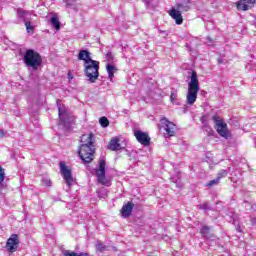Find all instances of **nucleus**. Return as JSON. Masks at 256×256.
Masks as SVG:
<instances>
[{"label": "nucleus", "mask_w": 256, "mask_h": 256, "mask_svg": "<svg viewBox=\"0 0 256 256\" xmlns=\"http://www.w3.org/2000/svg\"><path fill=\"white\" fill-rule=\"evenodd\" d=\"M58 115L60 117V121L65 125V118L67 117V112L65 111V109L59 107Z\"/></svg>", "instance_id": "obj_20"}, {"label": "nucleus", "mask_w": 256, "mask_h": 256, "mask_svg": "<svg viewBox=\"0 0 256 256\" xmlns=\"http://www.w3.org/2000/svg\"><path fill=\"white\" fill-rule=\"evenodd\" d=\"M134 207L135 204H133V202H128L127 204L123 205L121 209L122 217H124V219H127V217H131V213L133 212Z\"/></svg>", "instance_id": "obj_15"}, {"label": "nucleus", "mask_w": 256, "mask_h": 256, "mask_svg": "<svg viewBox=\"0 0 256 256\" xmlns=\"http://www.w3.org/2000/svg\"><path fill=\"white\" fill-rule=\"evenodd\" d=\"M207 39H208V41L211 43V38L208 37Z\"/></svg>", "instance_id": "obj_36"}, {"label": "nucleus", "mask_w": 256, "mask_h": 256, "mask_svg": "<svg viewBox=\"0 0 256 256\" xmlns=\"http://www.w3.org/2000/svg\"><path fill=\"white\" fill-rule=\"evenodd\" d=\"M85 75L90 83H95L99 79V61L89 60L84 63Z\"/></svg>", "instance_id": "obj_3"}, {"label": "nucleus", "mask_w": 256, "mask_h": 256, "mask_svg": "<svg viewBox=\"0 0 256 256\" xmlns=\"http://www.w3.org/2000/svg\"><path fill=\"white\" fill-rule=\"evenodd\" d=\"M204 131H206V133H208L209 136L213 135V128H211L208 125H204Z\"/></svg>", "instance_id": "obj_28"}, {"label": "nucleus", "mask_w": 256, "mask_h": 256, "mask_svg": "<svg viewBox=\"0 0 256 256\" xmlns=\"http://www.w3.org/2000/svg\"><path fill=\"white\" fill-rule=\"evenodd\" d=\"M96 249H97V251H99L100 253H103V251H107V246H105L104 243L99 242L98 244H96Z\"/></svg>", "instance_id": "obj_23"}, {"label": "nucleus", "mask_w": 256, "mask_h": 256, "mask_svg": "<svg viewBox=\"0 0 256 256\" xmlns=\"http://www.w3.org/2000/svg\"><path fill=\"white\" fill-rule=\"evenodd\" d=\"M99 123L101 127H109V119H107V117H101Z\"/></svg>", "instance_id": "obj_22"}, {"label": "nucleus", "mask_w": 256, "mask_h": 256, "mask_svg": "<svg viewBox=\"0 0 256 256\" xmlns=\"http://www.w3.org/2000/svg\"><path fill=\"white\" fill-rule=\"evenodd\" d=\"M200 209H204V211H207V209H209V205L208 204H202L200 206Z\"/></svg>", "instance_id": "obj_31"}, {"label": "nucleus", "mask_w": 256, "mask_h": 256, "mask_svg": "<svg viewBox=\"0 0 256 256\" xmlns=\"http://www.w3.org/2000/svg\"><path fill=\"white\" fill-rule=\"evenodd\" d=\"M134 137H136L138 143H141V145H144V147H147V145L151 143V138L149 137V134L141 130H135Z\"/></svg>", "instance_id": "obj_10"}, {"label": "nucleus", "mask_w": 256, "mask_h": 256, "mask_svg": "<svg viewBox=\"0 0 256 256\" xmlns=\"http://www.w3.org/2000/svg\"><path fill=\"white\" fill-rule=\"evenodd\" d=\"M69 1H72V3H75V0H64V2L66 3L67 7H71V3H69Z\"/></svg>", "instance_id": "obj_32"}, {"label": "nucleus", "mask_w": 256, "mask_h": 256, "mask_svg": "<svg viewBox=\"0 0 256 256\" xmlns=\"http://www.w3.org/2000/svg\"><path fill=\"white\" fill-rule=\"evenodd\" d=\"M181 13L183 12L175 7L168 11V14L174 19L176 25H183V15Z\"/></svg>", "instance_id": "obj_13"}, {"label": "nucleus", "mask_w": 256, "mask_h": 256, "mask_svg": "<svg viewBox=\"0 0 256 256\" xmlns=\"http://www.w3.org/2000/svg\"><path fill=\"white\" fill-rule=\"evenodd\" d=\"M210 228L209 226H203L202 229L200 230V233L202 237H207L209 235Z\"/></svg>", "instance_id": "obj_24"}, {"label": "nucleus", "mask_w": 256, "mask_h": 256, "mask_svg": "<svg viewBox=\"0 0 256 256\" xmlns=\"http://www.w3.org/2000/svg\"><path fill=\"white\" fill-rule=\"evenodd\" d=\"M199 89V78H197V72L193 71L188 83V91L186 95L187 105H193L195 101H197Z\"/></svg>", "instance_id": "obj_2"}, {"label": "nucleus", "mask_w": 256, "mask_h": 256, "mask_svg": "<svg viewBox=\"0 0 256 256\" xmlns=\"http://www.w3.org/2000/svg\"><path fill=\"white\" fill-rule=\"evenodd\" d=\"M113 59H114L113 53L107 52V53H106V61L111 64L112 61H113Z\"/></svg>", "instance_id": "obj_26"}, {"label": "nucleus", "mask_w": 256, "mask_h": 256, "mask_svg": "<svg viewBox=\"0 0 256 256\" xmlns=\"http://www.w3.org/2000/svg\"><path fill=\"white\" fill-rule=\"evenodd\" d=\"M79 61H84V63H87V61H93L91 59L90 53L87 50H81L78 54Z\"/></svg>", "instance_id": "obj_17"}, {"label": "nucleus", "mask_w": 256, "mask_h": 256, "mask_svg": "<svg viewBox=\"0 0 256 256\" xmlns=\"http://www.w3.org/2000/svg\"><path fill=\"white\" fill-rule=\"evenodd\" d=\"M33 15V11H25L23 9H18L17 10V16L19 19H23L24 23H27V21L31 22V19Z\"/></svg>", "instance_id": "obj_16"}, {"label": "nucleus", "mask_w": 256, "mask_h": 256, "mask_svg": "<svg viewBox=\"0 0 256 256\" xmlns=\"http://www.w3.org/2000/svg\"><path fill=\"white\" fill-rule=\"evenodd\" d=\"M174 183H176V187H179V189H181V187H183V184L181 183V181L179 179L174 181Z\"/></svg>", "instance_id": "obj_30"}, {"label": "nucleus", "mask_w": 256, "mask_h": 256, "mask_svg": "<svg viewBox=\"0 0 256 256\" xmlns=\"http://www.w3.org/2000/svg\"><path fill=\"white\" fill-rule=\"evenodd\" d=\"M219 181H220L219 178L211 180L208 182L207 187H213V185H218Z\"/></svg>", "instance_id": "obj_27"}, {"label": "nucleus", "mask_w": 256, "mask_h": 256, "mask_svg": "<svg viewBox=\"0 0 256 256\" xmlns=\"http://www.w3.org/2000/svg\"><path fill=\"white\" fill-rule=\"evenodd\" d=\"M3 181H5V170L1 168V183H3Z\"/></svg>", "instance_id": "obj_29"}, {"label": "nucleus", "mask_w": 256, "mask_h": 256, "mask_svg": "<svg viewBox=\"0 0 256 256\" xmlns=\"http://www.w3.org/2000/svg\"><path fill=\"white\" fill-rule=\"evenodd\" d=\"M60 172L63 175L65 183L68 187H71V185H73V175H71V170L67 168L65 162H60Z\"/></svg>", "instance_id": "obj_9"}, {"label": "nucleus", "mask_w": 256, "mask_h": 256, "mask_svg": "<svg viewBox=\"0 0 256 256\" xmlns=\"http://www.w3.org/2000/svg\"><path fill=\"white\" fill-rule=\"evenodd\" d=\"M256 0H240L236 2V9L238 11H249L255 7Z\"/></svg>", "instance_id": "obj_11"}, {"label": "nucleus", "mask_w": 256, "mask_h": 256, "mask_svg": "<svg viewBox=\"0 0 256 256\" xmlns=\"http://www.w3.org/2000/svg\"><path fill=\"white\" fill-rule=\"evenodd\" d=\"M175 94H171L170 96V100H171V103H173L175 105Z\"/></svg>", "instance_id": "obj_33"}, {"label": "nucleus", "mask_w": 256, "mask_h": 256, "mask_svg": "<svg viewBox=\"0 0 256 256\" xmlns=\"http://www.w3.org/2000/svg\"><path fill=\"white\" fill-rule=\"evenodd\" d=\"M106 165L107 163L105 162V159L99 160V166L98 169H96V177L100 185H104L105 187H111V179L105 175Z\"/></svg>", "instance_id": "obj_6"}, {"label": "nucleus", "mask_w": 256, "mask_h": 256, "mask_svg": "<svg viewBox=\"0 0 256 256\" xmlns=\"http://www.w3.org/2000/svg\"><path fill=\"white\" fill-rule=\"evenodd\" d=\"M80 141L82 144L78 151L79 157L84 163H91V161H93V155L95 154L93 133L82 135Z\"/></svg>", "instance_id": "obj_1"}, {"label": "nucleus", "mask_w": 256, "mask_h": 256, "mask_svg": "<svg viewBox=\"0 0 256 256\" xmlns=\"http://www.w3.org/2000/svg\"><path fill=\"white\" fill-rule=\"evenodd\" d=\"M24 63L27 67L37 70L39 67H41L43 59L38 52H35V50H27L24 55Z\"/></svg>", "instance_id": "obj_4"}, {"label": "nucleus", "mask_w": 256, "mask_h": 256, "mask_svg": "<svg viewBox=\"0 0 256 256\" xmlns=\"http://www.w3.org/2000/svg\"><path fill=\"white\" fill-rule=\"evenodd\" d=\"M106 71L108 73V77H109L110 81H113V78L115 77V71H117V68L115 66H113L112 64L107 63Z\"/></svg>", "instance_id": "obj_18"}, {"label": "nucleus", "mask_w": 256, "mask_h": 256, "mask_svg": "<svg viewBox=\"0 0 256 256\" xmlns=\"http://www.w3.org/2000/svg\"><path fill=\"white\" fill-rule=\"evenodd\" d=\"M25 23V27H26V31L27 33H33L35 27L31 24L30 21H26Z\"/></svg>", "instance_id": "obj_21"}, {"label": "nucleus", "mask_w": 256, "mask_h": 256, "mask_svg": "<svg viewBox=\"0 0 256 256\" xmlns=\"http://www.w3.org/2000/svg\"><path fill=\"white\" fill-rule=\"evenodd\" d=\"M108 147L111 151H121V149H125V146H123L121 140L117 137L111 139Z\"/></svg>", "instance_id": "obj_14"}, {"label": "nucleus", "mask_w": 256, "mask_h": 256, "mask_svg": "<svg viewBox=\"0 0 256 256\" xmlns=\"http://www.w3.org/2000/svg\"><path fill=\"white\" fill-rule=\"evenodd\" d=\"M19 243H21V241L19 240V235L17 234H12L7 242H6V250L8 251V253H15V251H17V249H19Z\"/></svg>", "instance_id": "obj_7"}, {"label": "nucleus", "mask_w": 256, "mask_h": 256, "mask_svg": "<svg viewBox=\"0 0 256 256\" xmlns=\"http://www.w3.org/2000/svg\"><path fill=\"white\" fill-rule=\"evenodd\" d=\"M212 120L215 123V129L220 137H224L225 139H229L231 137V133L229 132V128H227V123L223 121V118L219 115H214Z\"/></svg>", "instance_id": "obj_5"}, {"label": "nucleus", "mask_w": 256, "mask_h": 256, "mask_svg": "<svg viewBox=\"0 0 256 256\" xmlns=\"http://www.w3.org/2000/svg\"><path fill=\"white\" fill-rule=\"evenodd\" d=\"M44 185H46L47 187H51V180H45Z\"/></svg>", "instance_id": "obj_34"}, {"label": "nucleus", "mask_w": 256, "mask_h": 256, "mask_svg": "<svg viewBox=\"0 0 256 256\" xmlns=\"http://www.w3.org/2000/svg\"><path fill=\"white\" fill-rule=\"evenodd\" d=\"M160 129H164L168 137L175 136V125L173 124V122L167 120L166 118H162L160 120Z\"/></svg>", "instance_id": "obj_8"}, {"label": "nucleus", "mask_w": 256, "mask_h": 256, "mask_svg": "<svg viewBox=\"0 0 256 256\" xmlns=\"http://www.w3.org/2000/svg\"><path fill=\"white\" fill-rule=\"evenodd\" d=\"M51 25L54 26L56 31H59V29H61V22L59 21V16H57V15H53L52 16V18H51Z\"/></svg>", "instance_id": "obj_19"}, {"label": "nucleus", "mask_w": 256, "mask_h": 256, "mask_svg": "<svg viewBox=\"0 0 256 256\" xmlns=\"http://www.w3.org/2000/svg\"><path fill=\"white\" fill-rule=\"evenodd\" d=\"M191 0H176V8L178 11L182 13H187V11H191Z\"/></svg>", "instance_id": "obj_12"}, {"label": "nucleus", "mask_w": 256, "mask_h": 256, "mask_svg": "<svg viewBox=\"0 0 256 256\" xmlns=\"http://www.w3.org/2000/svg\"><path fill=\"white\" fill-rule=\"evenodd\" d=\"M144 3H146L147 5H149V3H151V0H143Z\"/></svg>", "instance_id": "obj_35"}, {"label": "nucleus", "mask_w": 256, "mask_h": 256, "mask_svg": "<svg viewBox=\"0 0 256 256\" xmlns=\"http://www.w3.org/2000/svg\"><path fill=\"white\" fill-rule=\"evenodd\" d=\"M224 177H227V171L226 170H221L218 173L217 179H219V181H221V179H223Z\"/></svg>", "instance_id": "obj_25"}]
</instances>
